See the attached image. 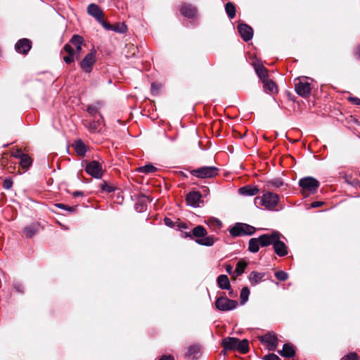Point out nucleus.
<instances>
[{
  "instance_id": "28",
  "label": "nucleus",
  "mask_w": 360,
  "mask_h": 360,
  "mask_svg": "<svg viewBox=\"0 0 360 360\" xmlns=\"http://www.w3.org/2000/svg\"><path fill=\"white\" fill-rule=\"evenodd\" d=\"M247 266L248 263L245 260L240 259V261H238L236 264V269L233 273V276L235 277L240 276L245 271V269L247 267Z\"/></svg>"
},
{
  "instance_id": "40",
  "label": "nucleus",
  "mask_w": 360,
  "mask_h": 360,
  "mask_svg": "<svg viewBox=\"0 0 360 360\" xmlns=\"http://www.w3.org/2000/svg\"><path fill=\"white\" fill-rule=\"evenodd\" d=\"M113 31L119 33H124L127 31V26L124 24L114 26Z\"/></svg>"
},
{
  "instance_id": "54",
  "label": "nucleus",
  "mask_w": 360,
  "mask_h": 360,
  "mask_svg": "<svg viewBox=\"0 0 360 360\" xmlns=\"http://www.w3.org/2000/svg\"><path fill=\"white\" fill-rule=\"evenodd\" d=\"M14 288L16 289L17 291L22 292V287L21 285H20L18 283H15V284H14Z\"/></svg>"
},
{
  "instance_id": "11",
  "label": "nucleus",
  "mask_w": 360,
  "mask_h": 360,
  "mask_svg": "<svg viewBox=\"0 0 360 360\" xmlns=\"http://www.w3.org/2000/svg\"><path fill=\"white\" fill-rule=\"evenodd\" d=\"M261 341L267 345L269 350H275L277 346V338L273 333H268L261 337Z\"/></svg>"
},
{
  "instance_id": "12",
  "label": "nucleus",
  "mask_w": 360,
  "mask_h": 360,
  "mask_svg": "<svg viewBox=\"0 0 360 360\" xmlns=\"http://www.w3.org/2000/svg\"><path fill=\"white\" fill-rule=\"evenodd\" d=\"M87 13L89 15L93 16L98 22H103L104 14L98 5L95 4H89L87 7Z\"/></svg>"
},
{
  "instance_id": "35",
  "label": "nucleus",
  "mask_w": 360,
  "mask_h": 360,
  "mask_svg": "<svg viewBox=\"0 0 360 360\" xmlns=\"http://www.w3.org/2000/svg\"><path fill=\"white\" fill-rule=\"evenodd\" d=\"M83 42H84L83 37L78 34L73 35L70 39L71 44L75 46V47L78 46H82Z\"/></svg>"
},
{
  "instance_id": "38",
  "label": "nucleus",
  "mask_w": 360,
  "mask_h": 360,
  "mask_svg": "<svg viewBox=\"0 0 360 360\" xmlns=\"http://www.w3.org/2000/svg\"><path fill=\"white\" fill-rule=\"evenodd\" d=\"M268 184L275 188H280L283 185V182L280 179H274L270 180Z\"/></svg>"
},
{
  "instance_id": "2",
  "label": "nucleus",
  "mask_w": 360,
  "mask_h": 360,
  "mask_svg": "<svg viewBox=\"0 0 360 360\" xmlns=\"http://www.w3.org/2000/svg\"><path fill=\"white\" fill-rule=\"evenodd\" d=\"M186 236L195 239L198 245L207 247L212 246L216 240L214 236H207V230L201 225H198L191 231L186 233Z\"/></svg>"
},
{
  "instance_id": "45",
  "label": "nucleus",
  "mask_w": 360,
  "mask_h": 360,
  "mask_svg": "<svg viewBox=\"0 0 360 360\" xmlns=\"http://www.w3.org/2000/svg\"><path fill=\"white\" fill-rule=\"evenodd\" d=\"M264 360H281L276 354H269L264 356Z\"/></svg>"
},
{
  "instance_id": "36",
  "label": "nucleus",
  "mask_w": 360,
  "mask_h": 360,
  "mask_svg": "<svg viewBox=\"0 0 360 360\" xmlns=\"http://www.w3.org/2000/svg\"><path fill=\"white\" fill-rule=\"evenodd\" d=\"M207 225L213 228H220L221 226V222L215 218H210L207 221Z\"/></svg>"
},
{
  "instance_id": "39",
  "label": "nucleus",
  "mask_w": 360,
  "mask_h": 360,
  "mask_svg": "<svg viewBox=\"0 0 360 360\" xmlns=\"http://www.w3.org/2000/svg\"><path fill=\"white\" fill-rule=\"evenodd\" d=\"M13 180L11 178H6L3 181V187L4 189L9 190L13 186Z\"/></svg>"
},
{
  "instance_id": "17",
  "label": "nucleus",
  "mask_w": 360,
  "mask_h": 360,
  "mask_svg": "<svg viewBox=\"0 0 360 360\" xmlns=\"http://www.w3.org/2000/svg\"><path fill=\"white\" fill-rule=\"evenodd\" d=\"M103 126V120L101 115L96 120L90 122L87 126L89 130L91 132H99Z\"/></svg>"
},
{
  "instance_id": "59",
  "label": "nucleus",
  "mask_w": 360,
  "mask_h": 360,
  "mask_svg": "<svg viewBox=\"0 0 360 360\" xmlns=\"http://www.w3.org/2000/svg\"><path fill=\"white\" fill-rule=\"evenodd\" d=\"M131 48L133 49V51L136 50V47H135L134 45H131ZM133 55H135V51H134Z\"/></svg>"
},
{
  "instance_id": "56",
  "label": "nucleus",
  "mask_w": 360,
  "mask_h": 360,
  "mask_svg": "<svg viewBox=\"0 0 360 360\" xmlns=\"http://www.w3.org/2000/svg\"><path fill=\"white\" fill-rule=\"evenodd\" d=\"M72 195H73L74 197H79V196H82L83 195V193L82 191H75L72 193Z\"/></svg>"
},
{
  "instance_id": "48",
  "label": "nucleus",
  "mask_w": 360,
  "mask_h": 360,
  "mask_svg": "<svg viewBox=\"0 0 360 360\" xmlns=\"http://www.w3.org/2000/svg\"><path fill=\"white\" fill-rule=\"evenodd\" d=\"M82 51V46H75V50H74V52L75 53V56L76 60H77L80 56V53Z\"/></svg>"
},
{
  "instance_id": "49",
  "label": "nucleus",
  "mask_w": 360,
  "mask_h": 360,
  "mask_svg": "<svg viewBox=\"0 0 360 360\" xmlns=\"http://www.w3.org/2000/svg\"><path fill=\"white\" fill-rule=\"evenodd\" d=\"M25 155L22 153L20 150H16L15 151L12 153V156L18 159H20V155Z\"/></svg>"
},
{
  "instance_id": "43",
  "label": "nucleus",
  "mask_w": 360,
  "mask_h": 360,
  "mask_svg": "<svg viewBox=\"0 0 360 360\" xmlns=\"http://www.w3.org/2000/svg\"><path fill=\"white\" fill-rule=\"evenodd\" d=\"M56 207H58V208H60V209H63V210H68L69 212H73L75 208L74 207H68L64 204H62V203H57L56 204Z\"/></svg>"
},
{
  "instance_id": "50",
  "label": "nucleus",
  "mask_w": 360,
  "mask_h": 360,
  "mask_svg": "<svg viewBox=\"0 0 360 360\" xmlns=\"http://www.w3.org/2000/svg\"><path fill=\"white\" fill-rule=\"evenodd\" d=\"M323 204V202H321V201H316V202H313L311 204V207H312V208L319 207H321Z\"/></svg>"
},
{
  "instance_id": "37",
  "label": "nucleus",
  "mask_w": 360,
  "mask_h": 360,
  "mask_svg": "<svg viewBox=\"0 0 360 360\" xmlns=\"http://www.w3.org/2000/svg\"><path fill=\"white\" fill-rule=\"evenodd\" d=\"M276 278L281 281H284L288 279V274L283 271H278L275 273Z\"/></svg>"
},
{
  "instance_id": "16",
  "label": "nucleus",
  "mask_w": 360,
  "mask_h": 360,
  "mask_svg": "<svg viewBox=\"0 0 360 360\" xmlns=\"http://www.w3.org/2000/svg\"><path fill=\"white\" fill-rule=\"evenodd\" d=\"M259 188L255 186L247 185L238 189V193L241 195L254 196L259 193Z\"/></svg>"
},
{
  "instance_id": "14",
  "label": "nucleus",
  "mask_w": 360,
  "mask_h": 360,
  "mask_svg": "<svg viewBox=\"0 0 360 360\" xmlns=\"http://www.w3.org/2000/svg\"><path fill=\"white\" fill-rule=\"evenodd\" d=\"M32 47L31 41L27 39H21L18 40L15 45V49L18 53L27 54Z\"/></svg>"
},
{
  "instance_id": "53",
  "label": "nucleus",
  "mask_w": 360,
  "mask_h": 360,
  "mask_svg": "<svg viewBox=\"0 0 360 360\" xmlns=\"http://www.w3.org/2000/svg\"><path fill=\"white\" fill-rule=\"evenodd\" d=\"M354 54L356 57L360 58V45L357 46L354 50Z\"/></svg>"
},
{
  "instance_id": "3",
  "label": "nucleus",
  "mask_w": 360,
  "mask_h": 360,
  "mask_svg": "<svg viewBox=\"0 0 360 360\" xmlns=\"http://www.w3.org/2000/svg\"><path fill=\"white\" fill-rule=\"evenodd\" d=\"M279 201V196L274 193L267 192L261 197H256L254 200L255 204L258 206H263L269 210H274Z\"/></svg>"
},
{
  "instance_id": "46",
  "label": "nucleus",
  "mask_w": 360,
  "mask_h": 360,
  "mask_svg": "<svg viewBox=\"0 0 360 360\" xmlns=\"http://www.w3.org/2000/svg\"><path fill=\"white\" fill-rule=\"evenodd\" d=\"M102 26L107 30H112L114 26L110 25L109 22H106L103 20V22H98Z\"/></svg>"
},
{
  "instance_id": "58",
  "label": "nucleus",
  "mask_w": 360,
  "mask_h": 360,
  "mask_svg": "<svg viewBox=\"0 0 360 360\" xmlns=\"http://www.w3.org/2000/svg\"><path fill=\"white\" fill-rule=\"evenodd\" d=\"M160 360H174L172 356H162Z\"/></svg>"
},
{
  "instance_id": "34",
  "label": "nucleus",
  "mask_w": 360,
  "mask_h": 360,
  "mask_svg": "<svg viewBox=\"0 0 360 360\" xmlns=\"http://www.w3.org/2000/svg\"><path fill=\"white\" fill-rule=\"evenodd\" d=\"M250 295V290L248 287H243L240 291V298L241 304H244L248 300Z\"/></svg>"
},
{
  "instance_id": "26",
  "label": "nucleus",
  "mask_w": 360,
  "mask_h": 360,
  "mask_svg": "<svg viewBox=\"0 0 360 360\" xmlns=\"http://www.w3.org/2000/svg\"><path fill=\"white\" fill-rule=\"evenodd\" d=\"M254 66L257 75L262 81L268 78V71L263 65L255 64Z\"/></svg>"
},
{
  "instance_id": "22",
  "label": "nucleus",
  "mask_w": 360,
  "mask_h": 360,
  "mask_svg": "<svg viewBox=\"0 0 360 360\" xmlns=\"http://www.w3.org/2000/svg\"><path fill=\"white\" fill-rule=\"evenodd\" d=\"M279 353L283 357L291 358L295 356V350L292 345L286 343L283 345V349Z\"/></svg>"
},
{
  "instance_id": "19",
  "label": "nucleus",
  "mask_w": 360,
  "mask_h": 360,
  "mask_svg": "<svg viewBox=\"0 0 360 360\" xmlns=\"http://www.w3.org/2000/svg\"><path fill=\"white\" fill-rule=\"evenodd\" d=\"M264 276L265 273L253 271L250 274L248 279L251 285L254 286L260 283Z\"/></svg>"
},
{
  "instance_id": "31",
  "label": "nucleus",
  "mask_w": 360,
  "mask_h": 360,
  "mask_svg": "<svg viewBox=\"0 0 360 360\" xmlns=\"http://www.w3.org/2000/svg\"><path fill=\"white\" fill-rule=\"evenodd\" d=\"M225 11L230 19H233L236 16V6L232 2L226 4Z\"/></svg>"
},
{
  "instance_id": "9",
  "label": "nucleus",
  "mask_w": 360,
  "mask_h": 360,
  "mask_svg": "<svg viewBox=\"0 0 360 360\" xmlns=\"http://www.w3.org/2000/svg\"><path fill=\"white\" fill-rule=\"evenodd\" d=\"M96 63V51H91L86 54L83 60L80 62V67L86 73L91 72L93 66Z\"/></svg>"
},
{
  "instance_id": "27",
  "label": "nucleus",
  "mask_w": 360,
  "mask_h": 360,
  "mask_svg": "<svg viewBox=\"0 0 360 360\" xmlns=\"http://www.w3.org/2000/svg\"><path fill=\"white\" fill-rule=\"evenodd\" d=\"M200 353V347L197 345H191L188 348V351L186 352V356L194 359H197Z\"/></svg>"
},
{
  "instance_id": "47",
  "label": "nucleus",
  "mask_w": 360,
  "mask_h": 360,
  "mask_svg": "<svg viewBox=\"0 0 360 360\" xmlns=\"http://www.w3.org/2000/svg\"><path fill=\"white\" fill-rule=\"evenodd\" d=\"M348 100L354 105H360V98L357 97L350 96L348 98Z\"/></svg>"
},
{
  "instance_id": "41",
  "label": "nucleus",
  "mask_w": 360,
  "mask_h": 360,
  "mask_svg": "<svg viewBox=\"0 0 360 360\" xmlns=\"http://www.w3.org/2000/svg\"><path fill=\"white\" fill-rule=\"evenodd\" d=\"M340 360H359V357L356 353L351 352L343 356Z\"/></svg>"
},
{
  "instance_id": "4",
  "label": "nucleus",
  "mask_w": 360,
  "mask_h": 360,
  "mask_svg": "<svg viewBox=\"0 0 360 360\" xmlns=\"http://www.w3.org/2000/svg\"><path fill=\"white\" fill-rule=\"evenodd\" d=\"M299 186L302 188V194L308 197L309 195L316 193L319 187V182L314 177L307 176L300 179Z\"/></svg>"
},
{
  "instance_id": "23",
  "label": "nucleus",
  "mask_w": 360,
  "mask_h": 360,
  "mask_svg": "<svg viewBox=\"0 0 360 360\" xmlns=\"http://www.w3.org/2000/svg\"><path fill=\"white\" fill-rule=\"evenodd\" d=\"M196 9L191 4H184L181 8V13L183 15L191 18L196 15Z\"/></svg>"
},
{
  "instance_id": "10",
  "label": "nucleus",
  "mask_w": 360,
  "mask_h": 360,
  "mask_svg": "<svg viewBox=\"0 0 360 360\" xmlns=\"http://www.w3.org/2000/svg\"><path fill=\"white\" fill-rule=\"evenodd\" d=\"M295 91L302 97H307L311 93L310 84L307 82L299 81L295 84Z\"/></svg>"
},
{
  "instance_id": "6",
  "label": "nucleus",
  "mask_w": 360,
  "mask_h": 360,
  "mask_svg": "<svg viewBox=\"0 0 360 360\" xmlns=\"http://www.w3.org/2000/svg\"><path fill=\"white\" fill-rule=\"evenodd\" d=\"M219 169L214 166H205L200 168L193 169L191 171V174L200 179L212 178L218 174Z\"/></svg>"
},
{
  "instance_id": "21",
  "label": "nucleus",
  "mask_w": 360,
  "mask_h": 360,
  "mask_svg": "<svg viewBox=\"0 0 360 360\" xmlns=\"http://www.w3.org/2000/svg\"><path fill=\"white\" fill-rule=\"evenodd\" d=\"M63 50L65 52L68 53V56L63 57V60L66 63H68V64L71 63L75 60H76L75 56V53L74 52V49L71 44H65L63 47Z\"/></svg>"
},
{
  "instance_id": "5",
  "label": "nucleus",
  "mask_w": 360,
  "mask_h": 360,
  "mask_svg": "<svg viewBox=\"0 0 360 360\" xmlns=\"http://www.w3.org/2000/svg\"><path fill=\"white\" fill-rule=\"evenodd\" d=\"M256 231V229L245 223H236L230 229L229 233L232 237L243 236H251Z\"/></svg>"
},
{
  "instance_id": "44",
  "label": "nucleus",
  "mask_w": 360,
  "mask_h": 360,
  "mask_svg": "<svg viewBox=\"0 0 360 360\" xmlns=\"http://www.w3.org/2000/svg\"><path fill=\"white\" fill-rule=\"evenodd\" d=\"M87 112L90 115L94 116L98 112V108L94 105H89L87 108Z\"/></svg>"
},
{
  "instance_id": "32",
  "label": "nucleus",
  "mask_w": 360,
  "mask_h": 360,
  "mask_svg": "<svg viewBox=\"0 0 360 360\" xmlns=\"http://www.w3.org/2000/svg\"><path fill=\"white\" fill-rule=\"evenodd\" d=\"M137 172L144 174H151L156 172L157 168L153 165L148 164L136 169Z\"/></svg>"
},
{
  "instance_id": "18",
  "label": "nucleus",
  "mask_w": 360,
  "mask_h": 360,
  "mask_svg": "<svg viewBox=\"0 0 360 360\" xmlns=\"http://www.w3.org/2000/svg\"><path fill=\"white\" fill-rule=\"evenodd\" d=\"M39 228L38 223H33L24 228L23 233L27 238H32L39 231Z\"/></svg>"
},
{
  "instance_id": "20",
  "label": "nucleus",
  "mask_w": 360,
  "mask_h": 360,
  "mask_svg": "<svg viewBox=\"0 0 360 360\" xmlns=\"http://www.w3.org/2000/svg\"><path fill=\"white\" fill-rule=\"evenodd\" d=\"M238 338H226L222 340V345L226 350H236Z\"/></svg>"
},
{
  "instance_id": "51",
  "label": "nucleus",
  "mask_w": 360,
  "mask_h": 360,
  "mask_svg": "<svg viewBox=\"0 0 360 360\" xmlns=\"http://www.w3.org/2000/svg\"><path fill=\"white\" fill-rule=\"evenodd\" d=\"M164 221L165 224L168 226H172L173 224L172 221L169 218L165 217Z\"/></svg>"
},
{
  "instance_id": "8",
  "label": "nucleus",
  "mask_w": 360,
  "mask_h": 360,
  "mask_svg": "<svg viewBox=\"0 0 360 360\" xmlns=\"http://www.w3.org/2000/svg\"><path fill=\"white\" fill-rule=\"evenodd\" d=\"M85 171L89 175L95 179H101L103 176L102 165L96 160L89 162L85 167Z\"/></svg>"
},
{
  "instance_id": "52",
  "label": "nucleus",
  "mask_w": 360,
  "mask_h": 360,
  "mask_svg": "<svg viewBox=\"0 0 360 360\" xmlns=\"http://www.w3.org/2000/svg\"><path fill=\"white\" fill-rule=\"evenodd\" d=\"M225 268H226V271L229 274H232L233 266L231 264H226Z\"/></svg>"
},
{
  "instance_id": "13",
  "label": "nucleus",
  "mask_w": 360,
  "mask_h": 360,
  "mask_svg": "<svg viewBox=\"0 0 360 360\" xmlns=\"http://www.w3.org/2000/svg\"><path fill=\"white\" fill-rule=\"evenodd\" d=\"M238 30L241 38L245 41H250L253 37V30L246 24H239L238 25Z\"/></svg>"
},
{
  "instance_id": "7",
  "label": "nucleus",
  "mask_w": 360,
  "mask_h": 360,
  "mask_svg": "<svg viewBox=\"0 0 360 360\" xmlns=\"http://www.w3.org/2000/svg\"><path fill=\"white\" fill-rule=\"evenodd\" d=\"M238 302L230 300L226 297L221 296L215 302V306L219 311H226L235 309L238 306Z\"/></svg>"
},
{
  "instance_id": "15",
  "label": "nucleus",
  "mask_w": 360,
  "mask_h": 360,
  "mask_svg": "<svg viewBox=\"0 0 360 360\" xmlns=\"http://www.w3.org/2000/svg\"><path fill=\"white\" fill-rule=\"evenodd\" d=\"M201 197L202 195L199 192L192 191L187 194L186 200L188 205L196 207L199 206Z\"/></svg>"
},
{
  "instance_id": "29",
  "label": "nucleus",
  "mask_w": 360,
  "mask_h": 360,
  "mask_svg": "<svg viewBox=\"0 0 360 360\" xmlns=\"http://www.w3.org/2000/svg\"><path fill=\"white\" fill-rule=\"evenodd\" d=\"M75 152L79 155H84L86 152V146L81 140L76 141L74 144Z\"/></svg>"
},
{
  "instance_id": "33",
  "label": "nucleus",
  "mask_w": 360,
  "mask_h": 360,
  "mask_svg": "<svg viewBox=\"0 0 360 360\" xmlns=\"http://www.w3.org/2000/svg\"><path fill=\"white\" fill-rule=\"evenodd\" d=\"M20 164L24 169H28L32 164V160L27 154L20 155Z\"/></svg>"
},
{
  "instance_id": "55",
  "label": "nucleus",
  "mask_w": 360,
  "mask_h": 360,
  "mask_svg": "<svg viewBox=\"0 0 360 360\" xmlns=\"http://www.w3.org/2000/svg\"><path fill=\"white\" fill-rule=\"evenodd\" d=\"M229 295L231 297H236L237 296V293L235 292L231 288H230V290H229Z\"/></svg>"
},
{
  "instance_id": "57",
  "label": "nucleus",
  "mask_w": 360,
  "mask_h": 360,
  "mask_svg": "<svg viewBox=\"0 0 360 360\" xmlns=\"http://www.w3.org/2000/svg\"><path fill=\"white\" fill-rule=\"evenodd\" d=\"M158 88L156 86V84L155 83H153L151 84V91L153 93H155L157 91Z\"/></svg>"
},
{
  "instance_id": "24",
  "label": "nucleus",
  "mask_w": 360,
  "mask_h": 360,
  "mask_svg": "<svg viewBox=\"0 0 360 360\" xmlns=\"http://www.w3.org/2000/svg\"><path fill=\"white\" fill-rule=\"evenodd\" d=\"M217 283L221 289L223 290H230L231 288V284L229 279L226 275L221 274L218 276L217 279Z\"/></svg>"
},
{
  "instance_id": "25",
  "label": "nucleus",
  "mask_w": 360,
  "mask_h": 360,
  "mask_svg": "<svg viewBox=\"0 0 360 360\" xmlns=\"http://www.w3.org/2000/svg\"><path fill=\"white\" fill-rule=\"evenodd\" d=\"M263 87L266 93L274 94L277 91V87L276 84L268 78L263 80Z\"/></svg>"
},
{
  "instance_id": "42",
  "label": "nucleus",
  "mask_w": 360,
  "mask_h": 360,
  "mask_svg": "<svg viewBox=\"0 0 360 360\" xmlns=\"http://www.w3.org/2000/svg\"><path fill=\"white\" fill-rule=\"evenodd\" d=\"M101 189L103 191H105V192H108V193H111V192H112L114 191L113 187L110 186V185H108L105 182H104L103 184H102L101 185Z\"/></svg>"
},
{
  "instance_id": "30",
  "label": "nucleus",
  "mask_w": 360,
  "mask_h": 360,
  "mask_svg": "<svg viewBox=\"0 0 360 360\" xmlns=\"http://www.w3.org/2000/svg\"><path fill=\"white\" fill-rule=\"evenodd\" d=\"M249 349V343L248 341L245 339L243 340H240L238 339L236 350L239 351L241 353H246Z\"/></svg>"
},
{
  "instance_id": "1",
  "label": "nucleus",
  "mask_w": 360,
  "mask_h": 360,
  "mask_svg": "<svg viewBox=\"0 0 360 360\" xmlns=\"http://www.w3.org/2000/svg\"><path fill=\"white\" fill-rule=\"evenodd\" d=\"M284 236L276 230H271L269 233L262 234L258 238H252L249 240L248 250L256 253L259 248L273 245L274 252L279 257L286 256L288 253V247L281 239Z\"/></svg>"
}]
</instances>
